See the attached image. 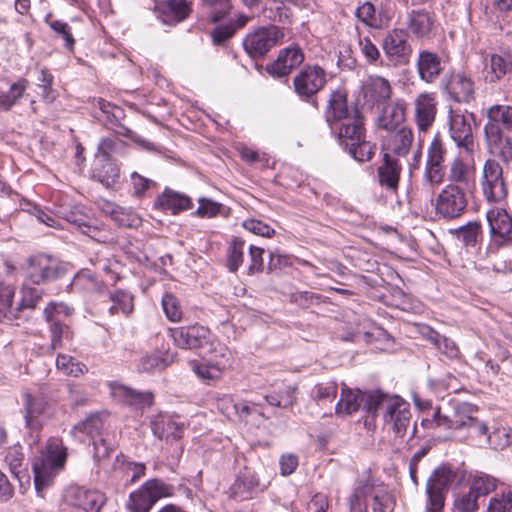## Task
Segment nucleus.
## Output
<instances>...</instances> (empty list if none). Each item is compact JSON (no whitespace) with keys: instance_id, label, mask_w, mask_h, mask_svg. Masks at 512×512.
Instances as JSON below:
<instances>
[{"instance_id":"1","label":"nucleus","mask_w":512,"mask_h":512,"mask_svg":"<svg viewBox=\"0 0 512 512\" xmlns=\"http://www.w3.org/2000/svg\"><path fill=\"white\" fill-rule=\"evenodd\" d=\"M476 411L477 409L472 404L456 402L445 412L438 407L432 420L423 421L422 424L429 428L436 427L453 431L468 429L475 435H486L487 425L474 417Z\"/></svg>"},{"instance_id":"2","label":"nucleus","mask_w":512,"mask_h":512,"mask_svg":"<svg viewBox=\"0 0 512 512\" xmlns=\"http://www.w3.org/2000/svg\"><path fill=\"white\" fill-rule=\"evenodd\" d=\"M66 459L67 448L62 440L56 437L49 438L45 448L32 464L35 488L39 495L52 483L55 475L64 467Z\"/></svg>"},{"instance_id":"3","label":"nucleus","mask_w":512,"mask_h":512,"mask_svg":"<svg viewBox=\"0 0 512 512\" xmlns=\"http://www.w3.org/2000/svg\"><path fill=\"white\" fill-rule=\"evenodd\" d=\"M174 344L181 349L200 350V353L213 359V354L219 352L225 357L228 349L222 346L211 333L201 325L182 326L170 329Z\"/></svg>"},{"instance_id":"4","label":"nucleus","mask_w":512,"mask_h":512,"mask_svg":"<svg viewBox=\"0 0 512 512\" xmlns=\"http://www.w3.org/2000/svg\"><path fill=\"white\" fill-rule=\"evenodd\" d=\"M325 119L338 136H346L350 132L355 133V129L364 122V117L357 108L348 107L347 93L340 89L331 93L325 111Z\"/></svg>"},{"instance_id":"5","label":"nucleus","mask_w":512,"mask_h":512,"mask_svg":"<svg viewBox=\"0 0 512 512\" xmlns=\"http://www.w3.org/2000/svg\"><path fill=\"white\" fill-rule=\"evenodd\" d=\"M349 506L351 512H393L395 497L383 485L364 484L354 490Z\"/></svg>"},{"instance_id":"6","label":"nucleus","mask_w":512,"mask_h":512,"mask_svg":"<svg viewBox=\"0 0 512 512\" xmlns=\"http://www.w3.org/2000/svg\"><path fill=\"white\" fill-rule=\"evenodd\" d=\"M447 149L441 136L436 134L427 148L422 186L429 192L439 186L445 178Z\"/></svg>"},{"instance_id":"7","label":"nucleus","mask_w":512,"mask_h":512,"mask_svg":"<svg viewBox=\"0 0 512 512\" xmlns=\"http://www.w3.org/2000/svg\"><path fill=\"white\" fill-rule=\"evenodd\" d=\"M475 121L473 113L459 109L449 111L448 132L456 147L467 155H473L476 148L472 124Z\"/></svg>"},{"instance_id":"8","label":"nucleus","mask_w":512,"mask_h":512,"mask_svg":"<svg viewBox=\"0 0 512 512\" xmlns=\"http://www.w3.org/2000/svg\"><path fill=\"white\" fill-rule=\"evenodd\" d=\"M455 478L456 473L447 464H442L432 471L426 483L427 512L443 510L449 486Z\"/></svg>"},{"instance_id":"9","label":"nucleus","mask_w":512,"mask_h":512,"mask_svg":"<svg viewBox=\"0 0 512 512\" xmlns=\"http://www.w3.org/2000/svg\"><path fill=\"white\" fill-rule=\"evenodd\" d=\"M65 273L62 263L50 255H32L26 261L25 279L35 285L53 282Z\"/></svg>"},{"instance_id":"10","label":"nucleus","mask_w":512,"mask_h":512,"mask_svg":"<svg viewBox=\"0 0 512 512\" xmlns=\"http://www.w3.org/2000/svg\"><path fill=\"white\" fill-rule=\"evenodd\" d=\"M283 36V32L277 26H262L249 32L243 39L242 45L250 58L259 59L276 46Z\"/></svg>"},{"instance_id":"11","label":"nucleus","mask_w":512,"mask_h":512,"mask_svg":"<svg viewBox=\"0 0 512 512\" xmlns=\"http://www.w3.org/2000/svg\"><path fill=\"white\" fill-rule=\"evenodd\" d=\"M467 207L466 193L456 184H447L437 195L435 200L436 214L444 219L460 217Z\"/></svg>"},{"instance_id":"12","label":"nucleus","mask_w":512,"mask_h":512,"mask_svg":"<svg viewBox=\"0 0 512 512\" xmlns=\"http://www.w3.org/2000/svg\"><path fill=\"white\" fill-rule=\"evenodd\" d=\"M481 188L488 202L503 201L508 189L503 177V168L495 159H487L483 165Z\"/></svg>"},{"instance_id":"13","label":"nucleus","mask_w":512,"mask_h":512,"mask_svg":"<svg viewBox=\"0 0 512 512\" xmlns=\"http://www.w3.org/2000/svg\"><path fill=\"white\" fill-rule=\"evenodd\" d=\"M173 495V487L159 479L146 481L137 491L130 494L133 512H149L162 497Z\"/></svg>"},{"instance_id":"14","label":"nucleus","mask_w":512,"mask_h":512,"mask_svg":"<svg viewBox=\"0 0 512 512\" xmlns=\"http://www.w3.org/2000/svg\"><path fill=\"white\" fill-rule=\"evenodd\" d=\"M22 407L25 427L31 433H38L44 425V418L50 414L51 404L47 397L42 393L25 391L22 394Z\"/></svg>"},{"instance_id":"15","label":"nucleus","mask_w":512,"mask_h":512,"mask_svg":"<svg viewBox=\"0 0 512 512\" xmlns=\"http://www.w3.org/2000/svg\"><path fill=\"white\" fill-rule=\"evenodd\" d=\"M482 77L487 84H496L512 76V49L500 48L483 57Z\"/></svg>"},{"instance_id":"16","label":"nucleus","mask_w":512,"mask_h":512,"mask_svg":"<svg viewBox=\"0 0 512 512\" xmlns=\"http://www.w3.org/2000/svg\"><path fill=\"white\" fill-rule=\"evenodd\" d=\"M491 245L512 246V216L502 207H492L486 212Z\"/></svg>"},{"instance_id":"17","label":"nucleus","mask_w":512,"mask_h":512,"mask_svg":"<svg viewBox=\"0 0 512 512\" xmlns=\"http://www.w3.org/2000/svg\"><path fill=\"white\" fill-rule=\"evenodd\" d=\"M326 84V72L318 65L305 66L293 79L295 93L304 101H309Z\"/></svg>"},{"instance_id":"18","label":"nucleus","mask_w":512,"mask_h":512,"mask_svg":"<svg viewBox=\"0 0 512 512\" xmlns=\"http://www.w3.org/2000/svg\"><path fill=\"white\" fill-rule=\"evenodd\" d=\"M354 132H350L346 136H338L341 144L346 147L349 154L358 162L370 161L375 154L376 146L366 140L364 122Z\"/></svg>"},{"instance_id":"19","label":"nucleus","mask_w":512,"mask_h":512,"mask_svg":"<svg viewBox=\"0 0 512 512\" xmlns=\"http://www.w3.org/2000/svg\"><path fill=\"white\" fill-rule=\"evenodd\" d=\"M382 47L386 55L399 64L408 63L412 53L408 34L403 29L390 31L383 39Z\"/></svg>"},{"instance_id":"20","label":"nucleus","mask_w":512,"mask_h":512,"mask_svg":"<svg viewBox=\"0 0 512 512\" xmlns=\"http://www.w3.org/2000/svg\"><path fill=\"white\" fill-rule=\"evenodd\" d=\"M437 100L435 93L424 92L414 101V118L419 132H427L435 122Z\"/></svg>"},{"instance_id":"21","label":"nucleus","mask_w":512,"mask_h":512,"mask_svg":"<svg viewBox=\"0 0 512 512\" xmlns=\"http://www.w3.org/2000/svg\"><path fill=\"white\" fill-rule=\"evenodd\" d=\"M390 133L383 140L384 154H390L392 157H406L414 142V132L408 126H401L398 129L389 131Z\"/></svg>"},{"instance_id":"22","label":"nucleus","mask_w":512,"mask_h":512,"mask_svg":"<svg viewBox=\"0 0 512 512\" xmlns=\"http://www.w3.org/2000/svg\"><path fill=\"white\" fill-rule=\"evenodd\" d=\"M365 104L369 107L385 104L392 95L389 81L381 76H369L361 86Z\"/></svg>"},{"instance_id":"23","label":"nucleus","mask_w":512,"mask_h":512,"mask_svg":"<svg viewBox=\"0 0 512 512\" xmlns=\"http://www.w3.org/2000/svg\"><path fill=\"white\" fill-rule=\"evenodd\" d=\"M114 146V142L110 139H103L99 145L98 162L101 163L100 168H95L94 177L106 187L114 185L119 178V169L109 159L108 151Z\"/></svg>"},{"instance_id":"24","label":"nucleus","mask_w":512,"mask_h":512,"mask_svg":"<svg viewBox=\"0 0 512 512\" xmlns=\"http://www.w3.org/2000/svg\"><path fill=\"white\" fill-rule=\"evenodd\" d=\"M67 500L72 507L84 512H100L107 497L98 490L77 488L69 493Z\"/></svg>"},{"instance_id":"25","label":"nucleus","mask_w":512,"mask_h":512,"mask_svg":"<svg viewBox=\"0 0 512 512\" xmlns=\"http://www.w3.org/2000/svg\"><path fill=\"white\" fill-rule=\"evenodd\" d=\"M487 122L484 126L485 139L491 149H500L499 154L507 160L512 154L511 138L506 136L499 122H494L491 115L486 112Z\"/></svg>"},{"instance_id":"26","label":"nucleus","mask_w":512,"mask_h":512,"mask_svg":"<svg viewBox=\"0 0 512 512\" xmlns=\"http://www.w3.org/2000/svg\"><path fill=\"white\" fill-rule=\"evenodd\" d=\"M402 165L390 154H383L382 164L377 168L378 181L381 187L396 194L400 182Z\"/></svg>"},{"instance_id":"27","label":"nucleus","mask_w":512,"mask_h":512,"mask_svg":"<svg viewBox=\"0 0 512 512\" xmlns=\"http://www.w3.org/2000/svg\"><path fill=\"white\" fill-rule=\"evenodd\" d=\"M406 119V103L404 100H396L384 104L379 113L376 123L380 129L393 131L398 129Z\"/></svg>"},{"instance_id":"28","label":"nucleus","mask_w":512,"mask_h":512,"mask_svg":"<svg viewBox=\"0 0 512 512\" xmlns=\"http://www.w3.org/2000/svg\"><path fill=\"white\" fill-rule=\"evenodd\" d=\"M151 430L158 439L172 443L182 438L185 426L167 415L159 414L152 419Z\"/></svg>"},{"instance_id":"29","label":"nucleus","mask_w":512,"mask_h":512,"mask_svg":"<svg viewBox=\"0 0 512 512\" xmlns=\"http://www.w3.org/2000/svg\"><path fill=\"white\" fill-rule=\"evenodd\" d=\"M393 403V407L384 412L383 418L387 425H391L395 434L403 437L410 425L411 412L409 406L400 397Z\"/></svg>"},{"instance_id":"30","label":"nucleus","mask_w":512,"mask_h":512,"mask_svg":"<svg viewBox=\"0 0 512 512\" xmlns=\"http://www.w3.org/2000/svg\"><path fill=\"white\" fill-rule=\"evenodd\" d=\"M449 96L458 103H469L474 99V83L463 73H454L446 84Z\"/></svg>"},{"instance_id":"31","label":"nucleus","mask_w":512,"mask_h":512,"mask_svg":"<svg viewBox=\"0 0 512 512\" xmlns=\"http://www.w3.org/2000/svg\"><path fill=\"white\" fill-rule=\"evenodd\" d=\"M96 105L101 112V116L98 117L100 121L109 128L115 129L118 134L128 137L130 136L132 131L120 122L124 117V111L120 107L103 98H98Z\"/></svg>"},{"instance_id":"32","label":"nucleus","mask_w":512,"mask_h":512,"mask_svg":"<svg viewBox=\"0 0 512 512\" xmlns=\"http://www.w3.org/2000/svg\"><path fill=\"white\" fill-rule=\"evenodd\" d=\"M112 394L126 404L138 409L150 407L154 396L149 391H138L121 384H111Z\"/></svg>"},{"instance_id":"33","label":"nucleus","mask_w":512,"mask_h":512,"mask_svg":"<svg viewBox=\"0 0 512 512\" xmlns=\"http://www.w3.org/2000/svg\"><path fill=\"white\" fill-rule=\"evenodd\" d=\"M154 206L176 215L192 208L193 203L188 196L166 188L163 193L157 197Z\"/></svg>"},{"instance_id":"34","label":"nucleus","mask_w":512,"mask_h":512,"mask_svg":"<svg viewBox=\"0 0 512 512\" xmlns=\"http://www.w3.org/2000/svg\"><path fill=\"white\" fill-rule=\"evenodd\" d=\"M419 77L426 83H433L443 71L441 58L433 52L422 51L417 60Z\"/></svg>"},{"instance_id":"35","label":"nucleus","mask_w":512,"mask_h":512,"mask_svg":"<svg viewBox=\"0 0 512 512\" xmlns=\"http://www.w3.org/2000/svg\"><path fill=\"white\" fill-rule=\"evenodd\" d=\"M258 486V479L254 472L245 468L230 487V496L237 501L246 500L258 489Z\"/></svg>"},{"instance_id":"36","label":"nucleus","mask_w":512,"mask_h":512,"mask_svg":"<svg viewBox=\"0 0 512 512\" xmlns=\"http://www.w3.org/2000/svg\"><path fill=\"white\" fill-rule=\"evenodd\" d=\"M448 180L449 184L469 188L474 185V171L461 157H455L449 165Z\"/></svg>"},{"instance_id":"37","label":"nucleus","mask_w":512,"mask_h":512,"mask_svg":"<svg viewBox=\"0 0 512 512\" xmlns=\"http://www.w3.org/2000/svg\"><path fill=\"white\" fill-rule=\"evenodd\" d=\"M398 396H390L381 391H370L365 392L362 396L364 409L373 417L377 415L379 411L387 412L393 403H396Z\"/></svg>"},{"instance_id":"38","label":"nucleus","mask_w":512,"mask_h":512,"mask_svg":"<svg viewBox=\"0 0 512 512\" xmlns=\"http://www.w3.org/2000/svg\"><path fill=\"white\" fill-rule=\"evenodd\" d=\"M364 393L353 391L349 388H342L340 400L335 406L337 415H350L360 408L363 403L362 396Z\"/></svg>"},{"instance_id":"39","label":"nucleus","mask_w":512,"mask_h":512,"mask_svg":"<svg viewBox=\"0 0 512 512\" xmlns=\"http://www.w3.org/2000/svg\"><path fill=\"white\" fill-rule=\"evenodd\" d=\"M228 355L229 351L225 357H222L219 352H216L213 354V359L209 357L210 361L215 362V365H196L194 366V372L199 378L207 383L216 380L220 377L221 370L224 369L229 362Z\"/></svg>"},{"instance_id":"40","label":"nucleus","mask_w":512,"mask_h":512,"mask_svg":"<svg viewBox=\"0 0 512 512\" xmlns=\"http://www.w3.org/2000/svg\"><path fill=\"white\" fill-rule=\"evenodd\" d=\"M192 12V4L187 0H166L162 4L164 21L181 22Z\"/></svg>"},{"instance_id":"41","label":"nucleus","mask_w":512,"mask_h":512,"mask_svg":"<svg viewBox=\"0 0 512 512\" xmlns=\"http://www.w3.org/2000/svg\"><path fill=\"white\" fill-rule=\"evenodd\" d=\"M28 87V80L21 78L10 85L8 91L0 90V111H9L24 95Z\"/></svg>"},{"instance_id":"42","label":"nucleus","mask_w":512,"mask_h":512,"mask_svg":"<svg viewBox=\"0 0 512 512\" xmlns=\"http://www.w3.org/2000/svg\"><path fill=\"white\" fill-rule=\"evenodd\" d=\"M434 25L431 14L427 11H412L409 14L408 27L411 32L417 36L428 35Z\"/></svg>"},{"instance_id":"43","label":"nucleus","mask_w":512,"mask_h":512,"mask_svg":"<svg viewBox=\"0 0 512 512\" xmlns=\"http://www.w3.org/2000/svg\"><path fill=\"white\" fill-rule=\"evenodd\" d=\"M455 238L465 247H475L482 233L479 222H469L455 230H451Z\"/></svg>"},{"instance_id":"44","label":"nucleus","mask_w":512,"mask_h":512,"mask_svg":"<svg viewBox=\"0 0 512 512\" xmlns=\"http://www.w3.org/2000/svg\"><path fill=\"white\" fill-rule=\"evenodd\" d=\"M482 502L481 498L470 488L465 491H459L455 494L454 509L458 512H476L480 509Z\"/></svg>"},{"instance_id":"45","label":"nucleus","mask_w":512,"mask_h":512,"mask_svg":"<svg viewBox=\"0 0 512 512\" xmlns=\"http://www.w3.org/2000/svg\"><path fill=\"white\" fill-rule=\"evenodd\" d=\"M71 286L75 290L88 293H100L104 289V284L94 277L89 271H81L76 274L71 282Z\"/></svg>"},{"instance_id":"46","label":"nucleus","mask_w":512,"mask_h":512,"mask_svg":"<svg viewBox=\"0 0 512 512\" xmlns=\"http://www.w3.org/2000/svg\"><path fill=\"white\" fill-rule=\"evenodd\" d=\"M109 298L113 302V305L109 308L111 315L123 313L128 316L132 313L134 309V297L131 293L124 290H116L110 293Z\"/></svg>"},{"instance_id":"47","label":"nucleus","mask_w":512,"mask_h":512,"mask_svg":"<svg viewBox=\"0 0 512 512\" xmlns=\"http://www.w3.org/2000/svg\"><path fill=\"white\" fill-rule=\"evenodd\" d=\"M33 284L30 281L25 279L21 293L22 298L18 306L16 307V311L21 312L24 309H34L38 302L42 299L44 294V290L39 287L32 286Z\"/></svg>"},{"instance_id":"48","label":"nucleus","mask_w":512,"mask_h":512,"mask_svg":"<svg viewBox=\"0 0 512 512\" xmlns=\"http://www.w3.org/2000/svg\"><path fill=\"white\" fill-rule=\"evenodd\" d=\"M427 339L445 356H447L450 359H455L458 357L460 351L456 343L447 338L446 336H443L439 334L435 330H429L427 334Z\"/></svg>"},{"instance_id":"49","label":"nucleus","mask_w":512,"mask_h":512,"mask_svg":"<svg viewBox=\"0 0 512 512\" xmlns=\"http://www.w3.org/2000/svg\"><path fill=\"white\" fill-rule=\"evenodd\" d=\"M245 241L234 237L227 249V268L230 272H236L244 260Z\"/></svg>"},{"instance_id":"50","label":"nucleus","mask_w":512,"mask_h":512,"mask_svg":"<svg viewBox=\"0 0 512 512\" xmlns=\"http://www.w3.org/2000/svg\"><path fill=\"white\" fill-rule=\"evenodd\" d=\"M15 294V288L9 284L0 285V316L12 320L18 317V311L16 307L13 308V298Z\"/></svg>"},{"instance_id":"51","label":"nucleus","mask_w":512,"mask_h":512,"mask_svg":"<svg viewBox=\"0 0 512 512\" xmlns=\"http://www.w3.org/2000/svg\"><path fill=\"white\" fill-rule=\"evenodd\" d=\"M496 486L497 480L494 477L481 473L473 477L470 489L477 493L482 502H485L486 496L494 491Z\"/></svg>"},{"instance_id":"52","label":"nucleus","mask_w":512,"mask_h":512,"mask_svg":"<svg viewBox=\"0 0 512 512\" xmlns=\"http://www.w3.org/2000/svg\"><path fill=\"white\" fill-rule=\"evenodd\" d=\"M487 442L493 449H504L512 443V429L507 427H496L491 432L487 430L484 435Z\"/></svg>"},{"instance_id":"53","label":"nucleus","mask_w":512,"mask_h":512,"mask_svg":"<svg viewBox=\"0 0 512 512\" xmlns=\"http://www.w3.org/2000/svg\"><path fill=\"white\" fill-rule=\"evenodd\" d=\"M288 47L280 50L277 59L267 65V72L274 78L282 79L284 83L288 81Z\"/></svg>"},{"instance_id":"54","label":"nucleus","mask_w":512,"mask_h":512,"mask_svg":"<svg viewBox=\"0 0 512 512\" xmlns=\"http://www.w3.org/2000/svg\"><path fill=\"white\" fill-rule=\"evenodd\" d=\"M56 366L67 375L77 377L84 374L88 369L85 364L76 362L72 356L59 354L56 359Z\"/></svg>"},{"instance_id":"55","label":"nucleus","mask_w":512,"mask_h":512,"mask_svg":"<svg viewBox=\"0 0 512 512\" xmlns=\"http://www.w3.org/2000/svg\"><path fill=\"white\" fill-rule=\"evenodd\" d=\"M494 122H499L507 131L512 132V106L495 104L487 109Z\"/></svg>"},{"instance_id":"56","label":"nucleus","mask_w":512,"mask_h":512,"mask_svg":"<svg viewBox=\"0 0 512 512\" xmlns=\"http://www.w3.org/2000/svg\"><path fill=\"white\" fill-rule=\"evenodd\" d=\"M203 3L209 9L211 21L214 23L225 18L232 8L231 0H203Z\"/></svg>"},{"instance_id":"57","label":"nucleus","mask_w":512,"mask_h":512,"mask_svg":"<svg viewBox=\"0 0 512 512\" xmlns=\"http://www.w3.org/2000/svg\"><path fill=\"white\" fill-rule=\"evenodd\" d=\"M49 323V331L51 334V343L49 346V350L54 351L62 347L63 338H67L69 336L70 328L68 325L63 324L60 321L55 320L54 318H52V321H50Z\"/></svg>"},{"instance_id":"58","label":"nucleus","mask_w":512,"mask_h":512,"mask_svg":"<svg viewBox=\"0 0 512 512\" xmlns=\"http://www.w3.org/2000/svg\"><path fill=\"white\" fill-rule=\"evenodd\" d=\"M356 17L366 26L377 28L380 25V20L376 14L375 6L366 1L362 5H360L355 12Z\"/></svg>"},{"instance_id":"59","label":"nucleus","mask_w":512,"mask_h":512,"mask_svg":"<svg viewBox=\"0 0 512 512\" xmlns=\"http://www.w3.org/2000/svg\"><path fill=\"white\" fill-rule=\"evenodd\" d=\"M82 233L100 243H107L113 239L112 234L103 224L92 219L88 222L86 227L83 228Z\"/></svg>"},{"instance_id":"60","label":"nucleus","mask_w":512,"mask_h":512,"mask_svg":"<svg viewBox=\"0 0 512 512\" xmlns=\"http://www.w3.org/2000/svg\"><path fill=\"white\" fill-rule=\"evenodd\" d=\"M166 360L158 353L146 354L143 356L138 365L141 372L161 371L167 367Z\"/></svg>"},{"instance_id":"61","label":"nucleus","mask_w":512,"mask_h":512,"mask_svg":"<svg viewBox=\"0 0 512 512\" xmlns=\"http://www.w3.org/2000/svg\"><path fill=\"white\" fill-rule=\"evenodd\" d=\"M338 387L335 382H326L317 384L314 388L313 395L318 404L333 402L337 396Z\"/></svg>"},{"instance_id":"62","label":"nucleus","mask_w":512,"mask_h":512,"mask_svg":"<svg viewBox=\"0 0 512 512\" xmlns=\"http://www.w3.org/2000/svg\"><path fill=\"white\" fill-rule=\"evenodd\" d=\"M101 427V420L98 415H90L85 420L76 424L71 433L74 436H78L79 434L92 435L94 432H98Z\"/></svg>"},{"instance_id":"63","label":"nucleus","mask_w":512,"mask_h":512,"mask_svg":"<svg viewBox=\"0 0 512 512\" xmlns=\"http://www.w3.org/2000/svg\"><path fill=\"white\" fill-rule=\"evenodd\" d=\"M512 510V490L491 498L486 512H507Z\"/></svg>"},{"instance_id":"64","label":"nucleus","mask_w":512,"mask_h":512,"mask_svg":"<svg viewBox=\"0 0 512 512\" xmlns=\"http://www.w3.org/2000/svg\"><path fill=\"white\" fill-rule=\"evenodd\" d=\"M163 310L167 318L172 322L180 321L182 318V310L179 301L172 294H165L162 299Z\"/></svg>"}]
</instances>
